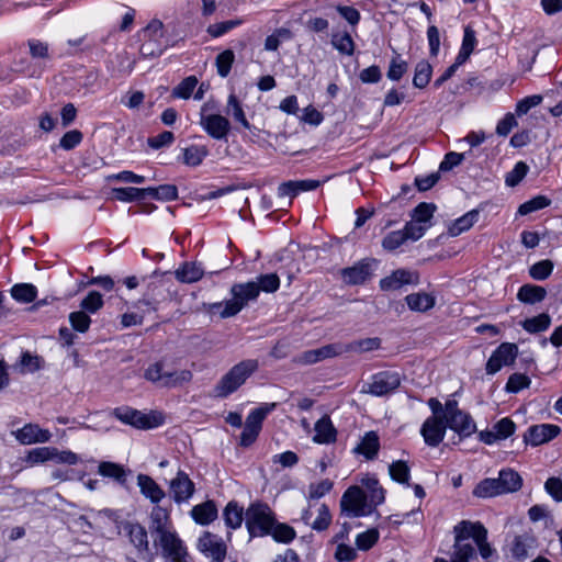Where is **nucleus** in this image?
Listing matches in <instances>:
<instances>
[{
    "label": "nucleus",
    "mask_w": 562,
    "mask_h": 562,
    "mask_svg": "<svg viewBox=\"0 0 562 562\" xmlns=\"http://www.w3.org/2000/svg\"><path fill=\"white\" fill-rule=\"evenodd\" d=\"M453 533L454 544L451 562H469L470 559L475 557L474 547L471 543L463 542L469 538L474 540L483 559L487 560L493 555L494 549L487 542V530L481 522L462 520L454 526Z\"/></svg>",
    "instance_id": "f257e3e1"
},
{
    "label": "nucleus",
    "mask_w": 562,
    "mask_h": 562,
    "mask_svg": "<svg viewBox=\"0 0 562 562\" xmlns=\"http://www.w3.org/2000/svg\"><path fill=\"white\" fill-rule=\"evenodd\" d=\"M232 299L212 303L209 312L218 315L221 318H228L237 315L249 302L255 301L259 295V286L256 282L236 283L231 288Z\"/></svg>",
    "instance_id": "f03ea898"
},
{
    "label": "nucleus",
    "mask_w": 562,
    "mask_h": 562,
    "mask_svg": "<svg viewBox=\"0 0 562 562\" xmlns=\"http://www.w3.org/2000/svg\"><path fill=\"white\" fill-rule=\"evenodd\" d=\"M150 518L155 544L161 549L167 562H176V536L169 530L170 513L161 506H156L151 510Z\"/></svg>",
    "instance_id": "7ed1b4c3"
},
{
    "label": "nucleus",
    "mask_w": 562,
    "mask_h": 562,
    "mask_svg": "<svg viewBox=\"0 0 562 562\" xmlns=\"http://www.w3.org/2000/svg\"><path fill=\"white\" fill-rule=\"evenodd\" d=\"M257 369L258 361L254 359L244 360L235 364L215 385L216 396L226 397L234 393Z\"/></svg>",
    "instance_id": "20e7f679"
},
{
    "label": "nucleus",
    "mask_w": 562,
    "mask_h": 562,
    "mask_svg": "<svg viewBox=\"0 0 562 562\" xmlns=\"http://www.w3.org/2000/svg\"><path fill=\"white\" fill-rule=\"evenodd\" d=\"M274 522V514L267 504L252 503L245 512V524L250 537L270 535Z\"/></svg>",
    "instance_id": "39448f33"
},
{
    "label": "nucleus",
    "mask_w": 562,
    "mask_h": 562,
    "mask_svg": "<svg viewBox=\"0 0 562 562\" xmlns=\"http://www.w3.org/2000/svg\"><path fill=\"white\" fill-rule=\"evenodd\" d=\"M341 512L349 517H362L375 508L368 495L357 485L350 486L341 496Z\"/></svg>",
    "instance_id": "423d86ee"
},
{
    "label": "nucleus",
    "mask_w": 562,
    "mask_h": 562,
    "mask_svg": "<svg viewBox=\"0 0 562 562\" xmlns=\"http://www.w3.org/2000/svg\"><path fill=\"white\" fill-rule=\"evenodd\" d=\"M112 415L125 425L133 426L138 429H150L162 423L160 414H144L140 411L128 406L116 407L112 411Z\"/></svg>",
    "instance_id": "0eeeda50"
},
{
    "label": "nucleus",
    "mask_w": 562,
    "mask_h": 562,
    "mask_svg": "<svg viewBox=\"0 0 562 562\" xmlns=\"http://www.w3.org/2000/svg\"><path fill=\"white\" fill-rule=\"evenodd\" d=\"M443 418L447 426L461 437H469L476 429L471 416L459 409L458 403L454 400L446 402Z\"/></svg>",
    "instance_id": "6e6552de"
},
{
    "label": "nucleus",
    "mask_w": 562,
    "mask_h": 562,
    "mask_svg": "<svg viewBox=\"0 0 562 562\" xmlns=\"http://www.w3.org/2000/svg\"><path fill=\"white\" fill-rule=\"evenodd\" d=\"M276 404L266 405L254 409L246 418L244 430L240 435V445L249 447L257 439L266 416L274 408Z\"/></svg>",
    "instance_id": "1a4fd4ad"
},
{
    "label": "nucleus",
    "mask_w": 562,
    "mask_h": 562,
    "mask_svg": "<svg viewBox=\"0 0 562 562\" xmlns=\"http://www.w3.org/2000/svg\"><path fill=\"white\" fill-rule=\"evenodd\" d=\"M401 384L398 373L383 371L373 375L372 381L362 386L361 392L374 396H384L395 391Z\"/></svg>",
    "instance_id": "9d476101"
},
{
    "label": "nucleus",
    "mask_w": 562,
    "mask_h": 562,
    "mask_svg": "<svg viewBox=\"0 0 562 562\" xmlns=\"http://www.w3.org/2000/svg\"><path fill=\"white\" fill-rule=\"evenodd\" d=\"M517 353L518 348L515 344H502L490 357L486 363V372L488 374H494L498 372L503 367L513 364Z\"/></svg>",
    "instance_id": "9b49d317"
},
{
    "label": "nucleus",
    "mask_w": 562,
    "mask_h": 562,
    "mask_svg": "<svg viewBox=\"0 0 562 562\" xmlns=\"http://www.w3.org/2000/svg\"><path fill=\"white\" fill-rule=\"evenodd\" d=\"M342 355V344H329L317 349L306 350L295 358L300 364H314L325 359Z\"/></svg>",
    "instance_id": "f8f14e48"
},
{
    "label": "nucleus",
    "mask_w": 562,
    "mask_h": 562,
    "mask_svg": "<svg viewBox=\"0 0 562 562\" xmlns=\"http://www.w3.org/2000/svg\"><path fill=\"white\" fill-rule=\"evenodd\" d=\"M448 428L445 418L428 417L420 429L425 442L430 447H437L445 438Z\"/></svg>",
    "instance_id": "ddd939ff"
},
{
    "label": "nucleus",
    "mask_w": 562,
    "mask_h": 562,
    "mask_svg": "<svg viewBox=\"0 0 562 562\" xmlns=\"http://www.w3.org/2000/svg\"><path fill=\"white\" fill-rule=\"evenodd\" d=\"M205 108L206 104L202 108L201 125L211 137L215 139L225 138L231 127L228 120L220 114H203Z\"/></svg>",
    "instance_id": "4468645a"
},
{
    "label": "nucleus",
    "mask_w": 562,
    "mask_h": 562,
    "mask_svg": "<svg viewBox=\"0 0 562 562\" xmlns=\"http://www.w3.org/2000/svg\"><path fill=\"white\" fill-rule=\"evenodd\" d=\"M199 548L215 562H222L226 555V544L216 535L205 532L199 539Z\"/></svg>",
    "instance_id": "2eb2a0df"
},
{
    "label": "nucleus",
    "mask_w": 562,
    "mask_h": 562,
    "mask_svg": "<svg viewBox=\"0 0 562 562\" xmlns=\"http://www.w3.org/2000/svg\"><path fill=\"white\" fill-rule=\"evenodd\" d=\"M560 434V427L551 424L535 425L528 428L524 436L527 443L539 446L550 441Z\"/></svg>",
    "instance_id": "dca6fc26"
},
{
    "label": "nucleus",
    "mask_w": 562,
    "mask_h": 562,
    "mask_svg": "<svg viewBox=\"0 0 562 562\" xmlns=\"http://www.w3.org/2000/svg\"><path fill=\"white\" fill-rule=\"evenodd\" d=\"M374 261L363 260L357 265L342 270V278L346 283L360 284L366 282L372 276Z\"/></svg>",
    "instance_id": "f3484780"
},
{
    "label": "nucleus",
    "mask_w": 562,
    "mask_h": 562,
    "mask_svg": "<svg viewBox=\"0 0 562 562\" xmlns=\"http://www.w3.org/2000/svg\"><path fill=\"white\" fill-rule=\"evenodd\" d=\"M144 376L158 387H168L175 383L173 372L171 370H167L166 364L162 361L149 366L145 371Z\"/></svg>",
    "instance_id": "a211bd4d"
},
{
    "label": "nucleus",
    "mask_w": 562,
    "mask_h": 562,
    "mask_svg": "<svg viewBox=\"0 0 562 562\" xmlns=\"http://www.w3.org/2000/svg\"><path fill=\"white\" fill-rule=\"evenodd\" d=\"M417 282V276L405 269H397L391 276L380 281V286L385 291L398 290L405 284Z\"/></svg>",
    "instance_id": "6ab92c4d"
},
{
    "label": "nucleus",
    "mask_w": 562,
    "mask_h": 562,
    "mask_svg": "<svg viewBox=\"0 0 562 562\" xmlns=\"http://www.w3.org/2000/svg\"><path fill=\"white\" fill-rule=\"evenodd\" d=\"M499 495L518 491L522 485L521 476L514 470L499 471L498 477H493Z\"/></svg>",
    "instance_id": "aec40b11"
},
{
    "label": "nucleus",
    "mask_w": 562,
    "mask_h": 562,
    "mask_svg": "<svg viewBox=\"0 0 562 562\" xmlns=\"http://www.w3.org/2000/svg\"><path fill=\"white\" fill-rule=\"evenodd\" d=\"M499 495L518 491L522 485L521 476L514 470L499 471L498 477H493Z\"/></svg>",
    "instance_id": "412c9836"
},
{
    "label": "nucleus",
    "mask_w": 562,
    "mask_h": 562,
    "mask_svg": "<svg viewBox=\"0 0 562 562\" xmlns=\"http://www.w3.org/2000/svg\"><path fill=\"white\" fill-rule=\"evenodd\" d=\"M16 439L23 445L49 441L52 435L47 429H42L34 424H27L16 432Z\"/></svg>",
    "instance_id": "4be33fe9"
},
{
    "label": "nucleus",
    "mask_w": 562,
    "mask_h": 562,
    "mask_svg": "<svg viewBox=\"0 0 562 562\" xmlns=\"http://www.w3.org/2000/svg\"><path fill=\"white\" fill-rule=\"evenodd\" d=\"M475 45V32L470 26H467L464 29L461 48L454 59V63L451 64L446 70H457L460 66H462L474 50Z\"/></svg>",
    "instance_id": "5701e85b"
},
{
    "label": "nucleus",
    "mask_w": 562,
    "mask_h": 562,
    "mask_svg": "<svg viewBox=\"0 0 562 562\" xmlns=\"http://www.w3.org/2000/svg\"><path fill=\"white\" fill-rule=\"evenodd\" d=\"M137 485L140 493L153 503H159L165 497V492L150 476L146 474L137 475Z\"/></svg>",
    "instance_id": "b1692460"
},
{
    "label": "nucleus",
    "mask_w": 562,
    "mask_h": 562,
    "mask_svg": "<svg viewBox=\"0 0 562 562\" xmlns=\"http://www.w3.org/2000/svg\"><path fill=\"white\" fill-rule=\"evenodd\" d=\"M313 440L317 443H330L336 440V429L328 416L322 417L315 424Z\"/></svg>",
    "instance_id": "393cba45"
},
{
    "label": "nucleus",
    "mask_w": 562,
    "mask_h": 562,
    "mask_svg": "<svg viewBox=\"0 0 562 562\" xmlns=\"http://www.w3.org/2000/svg\"><path fill=\"white\" fill-rule=\"evenodd\" d=\"M198 83L199 81L194 76L186 78L181 85L178 86V97L188 99L192 95L194 100H202L204 98L205 91L209 89V86L201 83L196 91L193 93V90Z\"/></svg>",
    "instance_id": "a878e982"
},
{
    "label": "nucleus",
    "mask_w": 562,
    "mask_h": 562,
    "mask_svg": "<svg viewBox=\"0 0 562 562\" xmlns=\"http://www.w3.org/2000/svg\"><path fill=\"white\" fill-rule=\"evenodd\" d=\"M379 449V436L374 431H369L363 436L360 443L355 448V452L363 454L367 459H374Z\"/></svg>",
    "instance_id": "bb28decb"
},
{
    "label": "nucleus",
    "mask_w": 562,
    "mask_h": 562,
    "mask_svg": "<svg viewBox=\"0 0 562 562\" xmlns=\"http://www.w3.org/2000/svg\"><path fill=\"white\" fill-rule=\"evenodd\" d=\"M124 529L127 531L131 542L139 551L148 549V538L146 529L139 524L124 522Z\"/></svg>",
    "instance_id": "cd10ccee"
},
{
    "label": "nucleus",
    "mask_w": 562,
    "mask_h": 562,
    "mask_svg": "<svg viewBox=\"0 0 562 562\" xmlns=\"http://www.w3.org/2000/svg\"><path fill=\"white\" fill-rule=\"evenodd\" d=\"M479 215V211L472 210L457 218L448 228L449 235L456 237L469 231L477 222Z\"/></svg>",
    "instance_id": "c85d7f7f"
},
{
    "label": "nucleus",
    "mask_w": 562,
    "mask_h": 562,
    "mask_svg": "<svg viewBox=\"0 0 562 562\" xmlns=\"http://www.w3.org/2000/svg\"><path fill=\"white\" fill-rule=\"evenodd\" d=\"M546 295L547 291L544 288L535 284H525L519 289L517 299L527 304H535L543 301Z\"/></svg>",
    "instance_id": "c756f323"
},
{
    "label": "nucleus",
    "mask_w": 562,
    "mask_h": 562,
    "mask_svg": "<svg viewBox=\"0 0 562 562\" xmlns=\"http://www.w3.org/2000/svg\"><path fill=\"white\" fill-rule=\"evenodd\" d=\"M381 340L378 337L364 338L351 341L349 344H342V353L345 352H355V353H363L373 351L380 348Z\"/></svg>",
    "instance_id": "7c9ffc66"
},
{
    "label": "nucleus",
    "mask_w": 562,
    "mask_h": 562,
    "mask_svg": "<svg viewBox=\"0 0 562 562\" xmlns=\"http://www.w3.org/2000/svg\"><path fill=\"white\" fill-rule=\"evenodd\" d=\"M193 519L201 525H207L217 516V509L213 502L209 501L192 508Z\"/></svg>",
    "instance_id": "2f4dec72"
},
{
    "label": "nucleus",
    "mask_w": 562,
    "mask_h": 562,
    "mask_svg": "<svg viewBox=\"0 0 562 562\" xmlns=\"http://www.w3.org/2000/svg\"><path fill=\"white\" fill-rule=\"evenodd\" d=\"M405 301L408 307L415 312H426L435 305V297L424 292L408 294Z\"/></svg>",
    "instance_id": "473e14b6"
},
{
    "label": "nucleus",
    "mask_w": 562,
    "mask_h": 562,
    "mask_svg": "<svg viewBox=\"0 0 562 562\" xmlns=\"http://www.w3.org/2000/svg\"><path fill=\"white\" fill-rule=\"evenodd\" d=\"M138 37L142 42L153 40L158 43H167V41L164 40V24L159 20L150 21L147 26L138 32Z\"/></svg>",
    "instance_id": "72a5a7b5"
},
{
    "label": "nucleus",
    "mask_w": 562,
    "mask_h": 562,
    "mask_svg": "<svg viewBox=\"0 0 562 562\" xmlns=\"http://www.w3.org/2000/svg\"><path fill=\"white\" fill-rule=\"evenodd\" d=\"M551 325V317L547 313H541L537 316L526 318L521 322V327L530 333L537 334L547 330Z\"/></svg>",
    "instance_id": "f704fd0d"
},
{
    "label": "nucleus",
    "mask_w": 562,
    "mask_h": 562,
    "mask_svg": "<svg viewBox=\"0 0 562 562\" xmlns=\"http://www.w3.org/2000/svg\"><path fill=\"white\" fill-rule=\"evenodd\" d=\"M11 297L20 303H31L35 300L37 290L31 283H19L11 288Z\"/></svg>",
    "instance_id": "c9c22d12"
},
{
    "label": "nucleus",
    "mask_w": 562,
    "mask_h": 562,
    "mask_svg": "<svg viewBox=\"0 0 562 562\" xmlns=\"http://www.w3.org/2000/svg\"><path fill=\"white\" fill-rule=\"evenodd\" d=\"M224 520L227 527L236 529L241 526L244 520L243 508L235 502H229L223 513Z\"/></svg>",
    "instance_id": "e433bc0d"
},
{
    "label": "nucleus",
    "mask_w": 562,
    "mask_h": 562,
    "mask_svg": "<svg viewBox=\"0 0 562 562\" xmlns=\"http://www.w3.org/2000/svg\"><path fill=\"white\" fill-rule=\"evenodd\" d=\"M333 46L341 54L352 55L355 50V42L348 32H337L331 36Z\"/></svg>",
    "instance_id": "4c0bfd02"
},
{
    "label": "nucleus",
    "mask_w": 562,
    "mask_h": 562,
    "mask_svg": "<svg viewBox=\"0 0 562 562\" xmlns=\"http://www.w3.org/2000/svg\"><path fill=\"white\" fill-rule=\"evenodd\" d=\"M226 114L233 116V119L240 123L245 128L250 130L251 125L247 121L245 112L234 94L228 97Z\"/></svg>",
    "instance_id": "58836bf2"
},
{
    "label": "nucleus",
    "mask_w": 562,
    "mask_h": 562,
    "mask_svg": "<svg viewBox=\"0 0 562 562\" xmlns=\"http://www.w3.org/2000/svg\"><path fill=\"white\" fill-rule=\"evenodd\" d=\"M207 153L209 151L205 146H189L183 150V162L191 167L198 166L202 162Z\"/></svg>",
    "instance_id": "ea45409f"
},
{
    "label": "nucleus",
    "mask_w": 562,
    "mask_h": 562,
    "mask_svg": "<svg viewBox=\"0 0 562 562\" xmlns=\"http://www.w3.org/2000/svg\"><path fill=\"white\" fill-rule=\"evenodd\" d=\"M203 269L194 262H187L178 269V280L187 283L196 282L203 276Z\"/></svg>",
    "instance_id": "a19ab883"
},
{
    "label": "nucleus",
    "mask_w": 562,
    "mask_h": 562,
    "mask_svg": "<svg viewBox=\"0 0 562 562\" xmlns=\"http://www.w3.org/2000/svg\"><path fill=\"white\" fill-rule=\"evenodd\" d=\"M98 471L102 476L112 477L120 483L125 482V471L117 463L103 461L99 464Z\"/></svg>",
    "instance_id": "79ce46f5"
},
{
    "label": "nucleus",
    "mask_w": 562,
    "mask_h": 562,
    "mask_svg": "<svg viewBox=\"0 0 562 562\" xmlns=\"http://www.w3.org/2000/svg\"><path fill=\"white\" fill-rule=\"evenodd\" d=\"M473 495L479 498H490L499 495V490H496L494 479L488 477L480 481L474 490Z\"/></svg>",
    "instance_id": "37998d69"
},
{
    "label": "nucleus",
    "mask_w": 562,
    "mask_h": 562,
    "mask_svg": "<svg viewBox=\"0 0 562 562\" xmlns=\"http://www.w3.org/2000/svg\"><path fill=\"white\" fill-rule=\"evenodd\" d=\"M104 302L102 294L98 291H91L88 295L80 302L81 311L85 313L94 314L99 310L102 308Z\"/></svg>",
    "instance_id": "c03bdc74"
},
{
    "label": "nucleus",
    "mask_w": 562,
    "mask_h": 562,
    "mask_svg": "<svg viewBox=\"0 0 562 562\" xmlns=\"http://www.w3.org/2000/svg\"><path fill=\"white\" fill-rule=\"evenodd\" d=\"M362 484L366 486V488L370 492V495L368 498L373 504V506H378L379 504L383 503L384 501V491L379 485V482L374 477H367L362 480Z\"/></svg>",
    "instance_id": "a18cd8bd"
},
{
    "label": "nucleus",
    "mask_w": 562,
    "mask_h": 562,
    "mask_svg": "<svg viewBox=\"0 0 562 562\" xmlns=\"http://www.w3.org/2000/svg\"><path fill=\"white\" fill-rule=\"evenodd\" d=\"M113 196L122 202H131L139 200L146 194V189L138 188H114L112 190Z\"/></svg>",
    "instance_id": "49530a36"
},
{
    "label": "nucleus",
    "mask_w": 562,
    "mask_h": 562,
    "mask_svg": "<svg viewBox=\"0 0 562 562\" xmlns=\"http://www.w3.org/2000/svg\"><path fill=\"white\" fill-rule=\"evenodd\" d=\"M69 323L74 330L87 333L91 325V318L83 311H77L69 314Z\"/></svg>",
    "instance_id": "de8ad7c7"
},
{
    "label": "nucleus",
    "mask_w": 562,
    "mask_h": 562,
    "mask_svg": "<svg viewBox=\"0 0 562 562\" xmlns=\"http://www.w3.org/2000/svg\"><path fill=\"white\" fill-rule=\"evenodd\" d=\"M550 203H551V201L548 198H546L544 195H538V196H535L533 199L522 203L518 207V213L520 215H527V214H530L532 212H536V211H539L541 209L549 206Z\"/></svg>",
    "instance_id": "09e8293b"
},
{
    "label": "nucleus",
    "mask_w": 562,
    "mask_h": 562,
    "mask_svg": "<svg viewBox=\"0 0 562 562\" xmlns=\"http://www.w3.org/2000/svg\"><path fill=\"white\" fill-rule=\"evenodd\" d=\"M54 447H40L29 451L26 462L30 464L43 463L53 460Z\"/></svg>",
    "instance_id": "8fccbe9b"
},
{
    "label": "nucleus",
    "mask_w": 562,
    "mask_h": 562,
    "mask_svg": "<svg viewBox=\"0 0 562 562\" xmlns=\"http://www.w3.org/2000/svg\"><path fill=\"white\" fill-rule=\"evenodd\" d=\"M194 492V483L189 476L178 471V502L189 499Z\"/></svg>",
    "instance_id": "3c124183"
},
{
    "label": "nucleus",
    "mask_w": 562,
    "mask_h": 562,
    "mask_svg": "<svg viewBox=\"0 0 562 562\" xmlns=\"http://www.w3.org/2000/svg\"><path fill=\"white\" fill-rule=\"evenodd\" d=\"M278 542L289 543L295 537V530L286 524H276L270 533Z\"/></svg>",
    "instance_id": "603ef678"
},
{
    "label": "nucleus",
    "mask_w": 562,
    "mask_h": 562,
    "mask_svg": "<svg viewBox=\"0 0 562 562\" xmlns=\"http://www.w3.org/2000/svg\"><path fill=\"white\" fill-rule=\"evenodd\" d=\"M436 211V205L432 203H419L415 209L412 218L424 224L429 225V221Z\"/></svg>",
    "instance_id": "864d4df0"
},
{
    "label": "nucleus",
    "mask_w": 562,
    "mask_h": 562,
    "mask_svg": "<svg viewBox=\"0 0 562 562\" xmlns=\"http://www.w3.org/2000/svg\"><path fill=\"white\" fill-rule=\"evenodd\" d=\"M553 270V263L551 260H541L532 265L529 269L530 277L535 280H546Z\"/></svg>",
    "instance_id": "5fc2aeb1"
},
{
    "label": "nucleus",
    "mask_w": 562,
    "mask_h": 562,
    "mask_svg": "<svg viewBox=\"0 0 562 562\" xmlns=\"http://www.w3.org/2000/svg\"><path fill=\"white\" fill-rule=\"evenodd\" d=\"M259 286V292H276L280 286V279L276 273L261 274L255 281Z\"/></svg>",
    "instance_id": "6e6d98bb"
},
{
    "label": "nucleus",
    "mask_w": 562,
    "mask_h": 562,
    "mask_svg": "<svg viewBox=\"0 0 562 562\" xmlns=\"http://www.w3.org/2000/svg\"><path fill=\"white\" fill-rule=\"evenodd\" d=\"M530 385V379L522 373H513L506 383L505 390L509 393H517Z\"/></svg>",
    "instance_id": "4d7b16f0"
},
{
    "label": "nucleus",
    "mask_w": 562,
    "mask_h": 562,
    "mask_svg": "<svg viewBox=\"0 0 562 562\" xmlns=\"http://www.w3.org/2000/svg\"><path fill=\"white\" fill-rule=\"evenodd\" d=\"M331 521V516L328 507L325 504H322L317 509V517L311 524V527L316 531L326 530Z\"/></svg>",
    "instance_id": "13d9d810"
},
{
    "label": "nucleus",
    "mask_w": 562,
    "mask_h": 562,
    "mask_svg": "<svg viewBox=\"0 0 562 562\" xmlns=\"http://www.w3.org/2000/svg\"><path fill=\"white\" fill-rule=\"evenodd\" d=\"M391 477L400 483H406L409 477V468L404 461H395L390 468Z\"/></svg>",
    "instance_id": "bf43d9fd"
},
{
    "label": "nucleus",
    "mask_w": 562,
    "mask_h": 562,
    "mask_svg": "<svg viewBox=\"0 0 562 562\" xmlns=\"http://www.w3.org/2000/svg\"><path fill=\"white\" fill-rule=\"evenodd\" d=\"M428 227L429 225H424L412 218V221L405 225L403 232L407 240H418L424 236Z\"/></svg>",
    "instance_id": "052dcab7"
},
{
    "label": "nucleus",
    "mask_w": 562,
    "mask_h": 562,
    "mask_svg": "<svg viewBox=\"0 0 562 562\" xmlns=\"http://www.w3.org/2000/svg\"><path fill=\"white\" fill-rule=\"evenodd\" d=\"M333 488V482L328 479L312 483L308 486V498L318 499L325 496Z\"/></svg>",
    "instance_id": "680f3d73"
},
{
    "label": "nucleus",
    "mask_w": 562,
    "mask_h": 562,
    "mask_svg": "<svg viewBox=\"0 0 562 562\" xmlns=\"http://www.w3.org/2000/svg\"><path fill=\"white\" fill-rule=\"evenodd\" d=\"M379 539V531L376 529H369L357 536L356 544L360 550H369Z\"/></svg>",
    "instance_id": "e2e57ef3"
},
{
    "label": "nucleus",
    "mask_w": 562,
    "mask_h": 562,
    "mask_svg": "<svg viewBox=\"0 0 562 562\" xmlns=\"http://www.w3.org/2000/svg\"><path fill=\"white\" fill-rule=\"evenodd\" d=\"M528 166L524 161L515 165L514 169L506 175L505 182L508 187L517 186L526 176Z\"/></svg>",
    "instance_id": "0e129e2a"
},
{
    "label": "nucleus",
    "mask_w": 562,
    "mask_h": 562,
    "mask_svg": "<svg viewBox=\"0 0 562 562\" xmlns=\"http://www.w3.org/2000/svg\"><path fill=\"white\" fill-rule=\"evenodd\" d=\"M167 47V43H158L155 41L143 42L139 47V54L142 57H155L160 55Z\"/></svg>",
    "instance_id": "69168bd1"
},
{
    "label": "nucleus",
    "mask_w": 562,
    "mask_h": 562,
    "mask_svg": "<svg viewBox=\"0 0 562 562\" xmlns=\"http://www.w3.org/2000/svg\"><path fill=\"white\" fill-rule=\"evenodd\" d=\"M406 237H405V234L402 231H395V232H391L389 233L383 241H382V246L384 249L386 250H395L396 248H398L401 245H403L405 241H406Z\"/></svg>",
    "instance_id": "338daca9"
},
{
    "label": "nucleus",
    "mask_w": 562,
    "mask_h": 562,
    "mask_svg": "<svg viewBox=\"0 0 562 562\" xmlns=\"http://www.w3.org/2000/svg\"><path fill=\"white\" fill-rule=\"evenodd\" d=\"M336 11L351 26H356L360 21V12L355 7L338 4L336 7Z\"/></svg>",
    "instance_id": "774afa93"
}]
</instances>
